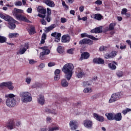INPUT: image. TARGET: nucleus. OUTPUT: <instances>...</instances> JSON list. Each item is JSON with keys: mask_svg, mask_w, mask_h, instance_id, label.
Here are the masks:
<instances>
[{"mask_svg": "<svg viewBox=\"0 0 131 131\" xmlns=\"http://www.w3.org/2000/svg\"><path fill=\"white\" fill-rule=\"evenodd\" d=\"M94 63H96V64H104L105 63V61L102 59L101 58H94L93 59Z\"/></svg>", "mask_w": 131, "mask_h": 131, "instance_id": "bb28decb", "label": "nucleus"}, {"mask_svg": "<svg viewBox=\"0 0 131 131\" xmlns=\"http://www.w3.org/2000/svg\"><path fill=\"white\" fill-rule=\"evenodd\" d=\"M29 48V46L27 43H25V45H21V48L19 49V51L17 52V55H23L27 49Z\"/></svg>", "mask_w": 131, "mask_h": 131, "instance_id": "1a4fd4ad", "label": "nucleus"}, {"mask_svg": "<svg viewBox=\"0 0 131 131\" xmlns=\"http://www.w3.org/2000/svg\"><path fill=\"white\" fill-rule=\"evenodd\" d=\"M94 19L98 20V21H101L103 19V16L100 14H95L94 15Z\"/></svg>", "mask_w": 131, "mask_h": 131, "instance_id": "c756f323", "label": "nucleus"}, {"mask_svg": "<svg viewBox=\"0 0 131 131\" xmlns=\"http://www.w3.org/2000/svg\"><path fill=\"white\" fill-rule=\"evenodd\" d=\"M7 41V38L0 35V43H5Z\"/></svg>", "mask_w": 131, "mask_h": 131, "instance_id": "c9c22d12", "label": "nucleus"}, {"mask_svg": "<svg viewBox=\"0 0 131 131\" xmlns=\"http://www.w3.org/2000/svg\"><path fill=\"white\" fill-rule=\"evenodd\" d=\"M39 13L43 14V15H46L47 14V10L46 9L41 8L38 10Z\"/></svg>", "mask_w": 131, "mask_h": 131, "instance_id": "a19ab883", "label": "nucleus"}, {"mask_svg": "<svg viewBox=\"0 0 131 131\" xmlns=\"http://www.w3.org/2000/svg\"><path fill=\"white\" fill-rule=\"evenodd\" d=\"M5 97L7 98L6 100V104L9 108L12 107H15L17 104V101L16 100V95L13 94H9L5 95Z\"/></svg>", "mask_w": 131, "mask_h": 131, "instance_id": "7ed1b4c3", "label": "nucleus"}, {"mask_svg": "<svg viewBox=\"0 0 131 131\" xmlns=\"http://www.w3.org/2000/svg\"><path fill=\"white\" fill-rule=\"evenodd\" d=\"M40 83L39 82H36L32 85V88L36 89V88H40Z\"/></svg>", "mask_w": 131, "mask_h": 131, "instance_id": "37998d69", "label": "nucleus"}, {"mask_svg": "<svg viewBox=\"0 0 131 131\" xmlns=\"http://www.w3.org/2000/svg\"><path fill=\"white\" fill-rule=\"evenodd\" d=\"M130 111H131V109L127 108L125 110H123L122 112V113H123V114H124V115H125V114H126V113H127V112H130Z\"/></svg>", "mask_w": 131, "mask_h": 131, "instance_id": "a18cd8bd", "label": "nucleus"}, {"mask_svg": "<svg viewBox=\"0 0 131 131\" xmlns=\"http://www.w3.org/2000/svg\"><path fill=\"white\" fill-rule=\"evenodd\" d=\"M74 68V66H73L72 63H67L63 66L62 71L64 73L65 77L67 80H70L71 79L73 74L72 71Z\"/></svg>", "mask_w": 131, "mask_h": 131, "instance_id": "f257e3e1", "label": "nucleus"}, {"mask_svg": "<svg viewBox=\"0 0 131 131\" xmlns=\"http://www.w3.org/2000/svg\"><path fill=\"white\" fill-rule=\"evenodd\" d=\"M95 4H96V5H102L103 4V2L100 1V0H97L95 2Z\"/></svg>", "mask_w": 131, "mask_h": 131, "instance_id": "5fc2aeb1", "label": "nucleus"}, {"mask_svg": "<svg viewBox=\"0 0 131 131\" xmlns=\"http://www.w3.org/2000/svg\"><path fill=\"white\" fill-rule=\"evenodd\" d=\"M45 112H46L47 113H51V114L57 115V112H56V111H55V110L52 111L50 110V108H46L45 109Z\"/></svg>", "mask_w": 131, "mask_h": 131, "instance_id": "473e14b6", "label": "nucleus"}, {"mask_svg": "<svg viewBox=\"0 0 131 131\" xmlns=\"http://www.w3.org/2000/svg\"><path fill=\"white\" fill-rule=\"evenodd\" d=\"M31 80H32V78L31 77H27L25 78V81L27 84H30L31 83Z\"/></svg>", "mask_w": 131, "mask_h": 131, "instance_id": "4c0bfd02", "label": "nucleus"}, {"mask_svg": "<svg viewBox=\"0 0 131 131\" xmlns=\"http://www.w3.org/2000/svg\"><path fill=\"white\" fill-rule=\"evenodd\" d=\"M83 124L84 127L88 128V129H93V121L90 119H86L83 121Z\"/></svg>", "mask_w": 131, "mask_h": 131, "instance_id": "6e6552de", "label": "nucleus"}, {"mask_svg": "<svg viewBox=\"0 0 131 131\" xmlns=\"http://www.w3.org/2000/svg\"><path fill=\"white\" fill-rule=\"evenodd\" d=\"M6 126L8 128H9V129H13V128H15L14 122L12 121L9 122V123L7 124Z\"/></svg>", "mask_w": 131, "mask_h": 131, "instance_id": "7c9ffc66", "label": "nucleus"}, {"mask_svg": "<svg viewBox=\"0 0 131 131\" xmlns=\"http://www.w3.org/2000/svg\"><path fill=\"white\" fill-rule=\"evenodd\" d=\"M47 38V34L43 33L41 36V39L40 44L42 45L46 42V39Z\"/></svg>", "mask_w": 131, "mask_h": 131, "instance_id": "72a5a7b5", "label": "nucleus"}, {"mask_svg": "<svg viewBox=\"0 0 131 131\" xmlns=\"http://www.w3.org/2000/svg\"><path fill=\"white\" fill-rule=\"evenodd\" d=\"M117 76H118V77H122V76H123V72H122V71H118L117 73Z\"/></svg>", "mask_w": 131, "mask_h": 131, "instance_id": "49530a36", "label": "nucleus"}, {"mask_svg": "<svg viewBox=\"0 0 131 131\" xmlns=\"http://www.w3.org/2000/svg\"><path fill=\"white\" fill-rule=\"evenodd\" d=\"M105 49H106V47L101 46L99 48V51H100V52H103V51H105Z\"/></svg>", "mask_w": 131, "mask_h": 131, "instance_id": "e2e57ef3", "label": "nucleus"}, {"mask_svg": "<svg viewBox=\"0 0 131 131\" xmlns=\"http://www.w3.org/2000/svg\"><path fill=\"white\" fill-rule=\"evenodd\" d=\"M0 88L4 89L5 88H8L9 91H13L14 90V86L13 85V82L11 81L3 82L0 83Z\"/></svg>", "mask_w": 131, "mask_h": 131, "instance_id": "423d86ee", "label": "nucleus"}, {"mask_svg": "<svg viewBox=\"0 0 131 131\" xmlns=\"http://www.w3.org/2000/svg\"><path fill=\"white\" fill-rule=\"evenodd\" d=\"M62 42H69L70 41V36L68 35H64L61 38Z\"/></svg>", "mask_w": 131, "mask_h": 131, "instance_id": "5701e85b", "label": "nucleus"}, {"mask_svg": "<svg viewBox=\"0 0 131 131\" xmlns=\"http://www.w3.org/2000/svg\"><path fill=\"white\" fill-rule=\"evenodd\" d=\"M114 119L116 120V121H120L121 119H122V116L121 115V113H118L116 114H114Z\"/></svg>", "mask_w": 131, "mask_h": 131, "instance_id": "412c9836", "label": "nucleus"}, {"mask_svg": "<svg viewBox=\"0 0 131 131\" xmlns=\"http://www.w3.org/2000/svg\"><path fill=\"white\" fill-rule=\"evenodd\" d=\"M68 54H73V49H71L68 50Z\"/></svg>", "mask_w": 131, "mask_h": 131, "instance_id": "338daca9", "label": "nucleus"}, {"mask_svg": "<svg viewBox=\"0 0 131 131\" xmlns=\"http://www.w3.org/2000/svg\"><path fill=\"white\" fill-rule=\"evenodd\" d=\"M38 103L40 104V105H43L45 104V102L46 100H45V97L42 95H39L38 98H37Z\"/></svg>", "mask_w": 131, "mask_h": 131, "instance_id": "4be33fe9", "label": "nucleus"}, {"mask_svg": "<svg viewBox=\"0 0 131 131\" xmlns=\"http://www.w3.org/2000/svg\"><path fill=\"white\" fill-rule=\"evenodd\" d=\"M15 6H22V2L21 1L16 2L15 3Z\"/></svg>", "mask_w": 131, "mask_h": 131, "instance_id": "4d7b16f0", "label": "nucleus"}, {"mask_svg": "<svg viewBox=\"0 0 131 131\" xmlns=\"http://www.w3.org/2000/svg\"><path fill=\"white\" fill-rule=\"evenodd\" d=\"M76 75L78 78H82L85 74L83 71V70L81 68H78L76 70Z\"/></svg>", "mask_w": 131, "mask_h": 131, "instance_id": "9d476101", "label": "nucleus"}, {"mask_svg": "<svg viewBox=\"0 0 131 131\" xmlns=\"http://www.w3.org/2000/svg\"><path fill=\"white\" fill-rule=\"evenodd\" d=\"M55 27H56V25L52 24L51 26H50L49 27L45 28V32L48 33L49 31L53 30L54 29V28H55Z\"/></svg>", "mask_w": 131, "mask_h": 131, "instance_id": "c85d7f7f", "label": "nucleus"}, {"mask_svg": "<svg viewBox=\"0 0 131 131\" xmlns=\"http://www.w3.org/2000/svg\"><path fill=\"white\" fill-rule=\"evenodd\" d=\"M60 79V75H55L54 80L58 81Z\"/></svg>", "mask_w": 131, "mask_h": 131, "instance_id": "3c124183", "label": "nucleus"}, {"mask_svg": "<svg viewBox=\"0 0 131 131\" xmlns=\"http://www.w3.org/2000/svg\"><path fill=\"white\" fill-rule=\"evenodd\" d=\"M120 49L121 50H125V49H126V45L123 44V46H122V43H121L120 46Z\"/></svg>", "mask_w": 131, "mask_h": 131, "instance_id": "de8ad7c7", "label": "nucleus"}, {"mask_svg": "<svg viewBox=\"0 0 131 131\" xmlns=\"http://www.w3.org/2000/svg\"><path fill=\"white\" fill-rule=\"evenodd\" d=\"M83 85L84 88H88V86H90V85H91V82L87 81H84Z\"/></svg>", "mask_w": 131, "mask_h": 131, "instance_id": "79ce46f5", "label": "nucleus"}, {"mask_svg": "<svg viewBox=\"0 0 131 131\" xmlns=\"http://www.w3.org/2000/svg\"><path fill=\"white\" fill-rule=\"evenodd\" d=\"M79 11L80 12H82L83 11H84V6H81L79 7Z\"/></svg>", "mask_w": 131, "mask_h": 131, "instance_id": "0e129e2a", "label": "nucleus"}, {"mask_svg": "<svg viewBox=\"0 0 131 131\" xmlns=\"http://www.w3.org/2000/svg\"><path fill=\"white\" fill-rule=\"evenodd\" d=\"M66 22H67V19L63 18V17L61 18V23H66Z\"/></svg>", "mask_w": 131, "mask_h": 131, "instance_id": "13d9d810", "label": "nucleus"}, {"mask_svg": "<svg viewBox=\"0 0 131 131\" xmlns=\"http://www.w3.org/2000/svg\"><path fill=\"white\" fill-rule=\"evenodd\" d=\"M105 59H110L112 58L111 54L110 53L104 55Z\"/></svg>", "mask_w": 131, "mask_h": 131, "instance_id": "603ef678", "label": "nucleus"}, {"mask_svg": "<svg viewBox=\"0 0 131 131\" xmlns=\"http://www.w3.org/2000/svg\"><path fill=\"white\" fill-rule=\"evenodd\" d=\"M115 25H116V23H111L109 25V27H106V31H112L113 30H114V27H115Z\"/></svg>", "mask_w": 131, "mask_h": 131, "instance_id": "a878e982", "label": "nucleus"}, {"mask_svg": "<svg viewBox=\"0 0 131 131\" xmlns=\"http://www.w3.org/2000/svg\"><path fill=\"white\" fill-rule=\"evenodd\" d=\"M94 43L93 40L90 39L84 38L80 40L79 42V45H89V46H92Z\"/></svg>", "mask_w": 131, "mask_h": 131, "instance_id": "9b49d317", "label": "nucleus"}, {"mask_svg": "<svg viewBox=\"0 0 131 131\" xmlns=\"http://www.w3.org/2000/svg\"><path fill=\"white\" fill-rule=\"evenodd\" d=\"M19 34L17 33H11L9 35V38H14V37H17Z\"/></svg>", "mask_w": 131, "mask_h": 131, "instance_id": "ea45409f", "label": "nucleus"}, {"mask_svg": "<svg viewBox=\"0 0 131 131\" xmlns=\"http://www.w3.org/2000/svg\"><path fill=\"white\" fill-rule=\"evenodd\" d=\"M43 3L46 4L47 6L48 7H50L51 8H54L55 7V3L53 1L51 0H43Z\"/></svg>", "mask_w": 131, "mask_h": 131, "instance_id": "dca6fc26", "label": "nucleus"}, {"mask_svg": "<svg viewBox=\"0 0 131 131\" xmlns=\"http://www.w3.org/2000/svg\"><path fill=\"white\" fill-rule=\"evenodd\" d=\"M61 86L63 88H67L69 85V83L67 81L66 79H62L61 82Z\"/></svg>", "mask_w": 131, "mask_h": 131, "instance_id": "cd10ccee", "label": "nucleus"}, {"mask_svg": "<svg viewBox=\"0 0 131 131\" xmlns=\"http://www.w3.org/2000/svg\"><path fill=\"white\" fill-rule=\"evenodd\" d=\"M122 95V92H118L112 94L109 100L108 103H114V102L118 101V100H120L121 98Z\"/></svg>", "mask_w": 131, "mask_h": 131, "instance_id": "39448f33", "label": "nucleus"}, {"mask_svg": "<svg viewBox=\"0 0 131 131\" xmlns=\"http://www.w3.org/2000/svg\"><path fill=\"white\" fill-rule=\"evenodd\" d=\"M19 97L22 103H30L32 101V97L28 92H21L19 93Z\"/></svg>", "mask_w": 131, "mask_h": 131, "instance_id": "20e7f679", "label": "nucleus"}, {"mask_svg": "<svg viewBox=\"0 0 131 131\" xmlns=\"http://www.w3.org/2000/svg\"><path fill=\"white\" fill-rule=\"evenodd\" d=\"M38 16L39 17V18H42V19L46 18V14L42 15V14L38 13Z\"/></svg>", "mask_w": 131, "mask_h": 131, "instance_id": "052dcab7", "label": "nucleus"}, {"mask_svg": "<svg viewBox=\"0 0 131 131\" xmlns=\"http://www.w3.org/2000/svg\"><path fill=\"white\" fill-rule=\"evenodd\" d=\"M52 15V10L51 9L47 8L46 20L47 22H51V15Z\"/></svg>", "mask_w": 131, "mask_h": 131, "instance_id": "6ab92c4d", "label": "nucleus"}, {"mask_svg": "<svg viewBox=\"0 0 131 131\" xmlns=\"http://www.w3.org/2000/svg\"><path fill=\"white\" fill-rule=\"evenodd\" d=\"M57 50L59 54H63V53H64V49H63L62 46L58 47Z\"/></svg>", "mask_w": 131, "mask_h": 131, "instance_id": "58836bf2", "label": "nucleus"}, {"mask_svg": "<svg viewBox=\"0 0 131 131\" xmlns=\"http://www.w3.org/2000/svg\"><path fill=\"white\" fill-rule=\"evenodd\" d=\"M114 113H106L105 114V116H106L108 120H114Z\"/></svg>", "mask_w": 131, "mask_h": 131, "instance_id": "b1692460", "label": "nucleus"}, {"mask_svg": "<svg viewBox=\"0 0 131 131\" xmlns=\"http://www.w3.org/2000/svg\"><path fill=\"white\" fill-rule=\"evenodd\" d=\"M91 33H102L103 32V26L98 27L91 31Z\"/></svg>", "mask_w": 131, "mask_h": 131, "instance_id": "2eb2a0df", "label": "nucleus"}, {"mask_svg": "<svg viewBox=\"0 0 131 131\" xmlns=\"http://www.w3.org/2000/svg\"><path fill=\"white\" fill-rule=\"evenodd\" d=\"M52 128H53L54 131L60 130V127L58 125L52 127Z\"/></svg>", "mask_w": 131, "mask_h": 131, "instance_id": "864d4df0", "label": "nucleus"}, {"mask_svg": "<svg viewBox=\"0 0 131 131\" xmlns=\"http://www.w3.org/2000/svg\"><path fill=\"white\" fill-rule=\"evenodd\" d=\"M69 125L71 130H75L78 127L77 122L75 120L71 121L69 123Z\"/></svg>", "mask_w": 131, "mask_h": 131, "instance_id": "f8f14e48", "label": "nucleus"}, {"mask_svg": "<svg viewBox=\"0 0 131 131\" xmlns=\"http://www.w3.org/2000/svg\"><path fill=\"white\" fill-rule=\"evenodd\" d=\"M92 92H93V90H92V88H85L83 90V93H84L85 94H89L90 93H92Z\"/></svg>", "mask_w": 131, "mask_h": 131, "instance_id": "f704fd0d", "label": "nucleus"}, {"mask_svg": "<svg viewBox=\"0 0 131 131\" xmlns=\"http://www.w3.org/2000/svg\"><path fill=\"white\" fill-rule=\"evenodd\" d=\"M51 36L55 38V41L59 42L61 39V33H52Z\"/></svg>", "mask_w": 131, "mask_h": 131, "instance_id": "f3484780", "label": "nucleus"}, {"mask_svg": "<svg viewBox=\"0 0 131 131\" xmlns=\"http://www.w3.org/2000/svg\"><path fill=\"white\" fill-rule=\"evenodd\" d=\"M28 31L29 32V33H35V27L32 25L30 26Z\"/></svg>", "mask_w": 131, "mask_h": 131, "instance_id": "2f4dec72", "label": "nucleus"}, {"mask_svg": "<svg viewBox=\"0 0 131 131\" xmlns=\"http://www.w3.org/2000/svg\"><path fill=\"white\" fill-rule=\"evenodd\" d=\"M45 67L46 64H45V63H43L40 64L39 66V68H41V69H42V68H45Z\"/></svg>", "mask_w": 131, "mask_h": 131, "instance_id": "680f3d73", "label": "nucleus"}, {"mask_svg": "<svg viewBox=\"0 0 131 131\" xmlns=\"http://www.w3.org/2000/svg\"><path fill=\"white\" fill-rule=\"evenodd\" d=\"M89 58H90V53L84 52L81 54L80 60H86V59H89Z\"/></svg>", "mask_w": 131, "mask_h": 131, "instance_id": "aec40b11", "label": "nucleus"}, {"mask_svg": "<svg viewBox=\"0 0 131 131\" xmlns=\"http://www.w3.org/2000/svg\"><path fill=\"white\" fill-rule=\"evenodd\" d=\"M111 56L112 58H115V56H116V55H117V52L115 51H113L111 52Z\"/></svg>", "mask_w": 131, "mask_h": 131, "instance_id": "c03bdc74", "label": "nucleus"}, {"mask_svg": "<svg viewBox=\"0 0 131 131\" xmlns=\"http://www.w3.org/2000/svg\"><path fill=\"white\" fill-rule=\"evenodd\" d=\"M7 21L9 23V27L10 29H15L16 28V25L15 24L16 23V20L12 17V19H10V21Z\"/></svg>", "mask_w": 131, "mask_h": 131, "instance_id": "4468645a", "label": "nucleus"}, {"mask_svg": "<svg viewBox=\"0 0 131 131\" xmlns=\"http://www.w3.org/2000/svg\"><path fill=\"white\" fill-rule=\"evenodd\" d=\"M29 63L31 65H33V64H35V63H36V61H35V60H34L33 59H30L29 60Z\"/></svg>", "mask_w": 131, "mask_h": 131, "instance_id": "8fccbe9b", "label": "nucleus"}, {"mask_svg": "<svg viewBox=\"0 0 131 131\" xmlns=\"http://www.w3.org/2000/svg\"><path fill=\"white\" fill-rule=\"evenodd\" d=\"M0 17L2 19H5V21H11V20H12V17L9 15L5 16L3 13L0 14Z\"/></svg>", "mask_w": 131, "mask_h": 131, "instance_id": "393cba45", "label": "nucleus"}, {"mask_svg": "<svg viewBox=\"0 0 131 131\" xmlns=\"http://www.w3.org/2000/svg\"><path fill=\"white\" fill-rule=\"evenodd\" d=\"M108 67L111 70H115L117 68L116 66L112 63H108Z\"/></svg>", "mask_w": 131, "mask_h": 131, "instance_id": "e433bc0d", "label": "nucleus"}, {"mask_svg": "<svg viewBox=\"0 0 131 131\" xmlns=\"http://www.w3.org/2000/svg\"><path fill=\"white\" fill-rule=\"evenodd\" d=\"M21 13H23V10L15 8L14 11L13 12V15L15 17L16 19L19 21H23L27 23H30V20H29L26 16L23 15Z\"/></svg>", "mask_w": 131, "mask_h": 131, "instance_id": "f03ea898", "label": "nucleus"}, {"mask_svg": "<svg viewBox=\"0 0 131 131\" xmlns=\"http://www.w3.org/2000/svg\"><path fill=\"white\" fill-rule=\"evenodd\" d=\"M60 72H61V71H60V70L57 69L55 70L54 73H55V75H60Z\"/></svg>", "mask_w": 131, "mask_h": 131, "instance_id": "bf43d9fd", "label": "nucleus"}, {"mask_svg": "<svg viewBox=\"0 0 131 131\" xmlns=\"http://www.w3.org/2000/svg\"><path fill=\"white\" fill-rule=\"evenodd\" d=\"M27 13H32V8H29L27 10Z\"/></svg>", "mask_w": 131, "mask_h": 131, "instance_id": "69168bd1", "label": "nucleus"}, {"mask_svg": "<svg viewBox=\"0 0 131 131\" xmlns=\"http://www.w3.org/2000/svg\"><path fill=\"white\" fill-rule=\"evenodd\" d=\"M81 37L82 38L88 37V38H91L93 40H99V38H96V37H94V36H93V35H88L86 33L81 34Z\"/></svg>", "mask_w": 131, "mask_h": 131, "instance_id": "a211bd4d", "label": "nucleus"}, {"mask_svg": "<svg viewBox=\"0 0 131 131\" xmlns=\"http://www.w3.org/2000/svg\"><path fill=\"white\" fill-rule=\"evenodd\" d=\"M47 128H40L39 131H47Z\"/></svg>", "mask_w": 131, "mask_h": 131, "instance_id": "774afa93", "label": "nucleus"}, {"mask_svg": "<svg viewBox=\"0 0 131 131\" xmlns=\"http://www.w3.org/2000/svg\"><path fill=\"white\" fill-rule=\"evenodd\" d=\"M127 13V9L126 8H123L121 11L122 15H125Z\"/></svg>", "mask_w": 131, "mask_h": 131, "instance_id": "09e8293b", "label": "nucleus"}, {"mask_svg": "<svg viewBox=\"0 0 131 131\" xmlns=\"http://www.w3.org/2000/svg\"><path fill=\"white\" fill-rule=\"evenodd\" d=\"M93 117L96 119V120L99 121V122H104V121H105V118H104V117L98 115L97 113L93 114Z\"/></svg>", "mask_w": 131, "mask_h": 131, "instance_id": "ddd939ff", "label": "nucleus"}, {"mask_svg": "<svg viewBox=\"0 0 131 131\" xmlns=\"http://www.w3.org/2000/svg\"><path fill=\"white\" fill-rule=\"evenodd\" d=\"M56 65V63L54 62H51L48 63L49 67H53V66H55Z\"/></svg>", "mask_w": 131, "mask_h": 131, "instance_id": "6e6d98bb", "label": "nucleus"}, {"mask_svg": "<svg viewBox=\"0 0 131 131\" xmlns=\"http://www.w3.org/2000/svg\"><path fill=\"white\" fill-rule=\"evenodd\" d=\"M39 49L42 50V52L40 53V58L43 60V57H45L46 55H49L50 53H51V51L50 49H49V47L47 46L40 47Z\"/></svg>", "mask_w": 131, "mask_h": 131, "instance_id": "0eeeda50", "label": "nucleus"}]
</instances>
